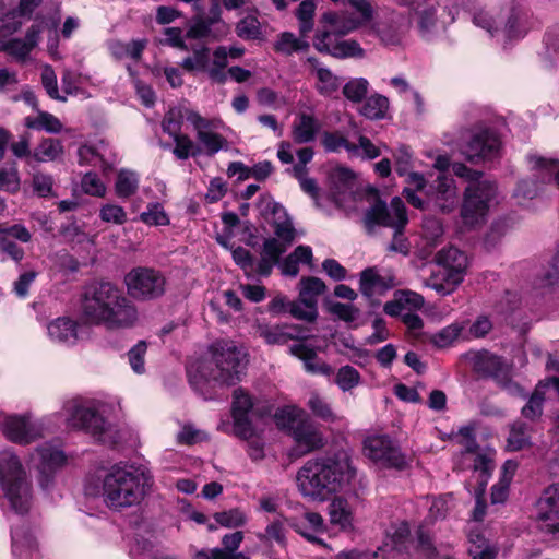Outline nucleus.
Listing matches in <instances>:
<instances>
[{
	"label": "nucleus",
	"instance_id": "obj_8",
	"mask_svg": "<svg viewBox=\"0 0 559 559\" xmlns=\"http://www.w3.org/2000/svg\"><path fill=\"white\" fill-rule=\"evenodd\" d=\"M346 8L341 15L336 12H325L321 16V23H329L333 29L342 34H348L366 24L373 17V8L369 0H342Z\"/></svg>",
	"mask_w": 559,
	"mask_h": 559
},
{
	"label": "nucleus",
	"instance_id": "obj_39",
	"mask_svg": "<svg viewBox=\"0 0 559 559\" xmlns=\"http://www.w3.org/2000/svg\"><path fill=\"white\" fill-rule=\"evenodd\" d=\"M255 333L269 345H284L289 342L284 324L259 323Z\"/></svg>",
	"mask_w": 559,
	"mask_h": 559
},
{
	"label": "nucleus",
	"instance_id": "obj_1",
	"mask_svg": "<svg viewBox=\"0 0 559 559\" xmlns=\"http://www.w3.org/2000/svg\"><path fill=\"white\" fill-rule=\"evenodd\" d=\"M81 318L87 324L120 331L136 324L139 311L119 286L110 282H94L82 294Z\"/></svg>",
	"mask_w": 559,
	"mask_h": 559
},
{
	"label": "nucleus",
	"instance_id": "obj_10",
	"mask_svg": "<svg viewBox=\"0 0 559 559\" xmlns=\"http://www.w3.org/2000/svg\"><path fill=\"white\" fill-rule=\"evenodd\" d=\"M128 293L139 300H151L165 293L166 278L154 269L134 267L124 277Z\"/></svg>",
	"mask_w": 559,
	"mask_h": 559
},
{
	"label": "nucleus",
	"instance_id": "obj_14",
	"mask_svg": "<svg viewBox=\"0 0 559 559\" xmlns=\"http://www.w3.org/2000/svg\"><path fill=\"white\" fill-rule=\"evenodd\" d=\"M323 29L319 31L313 39L314 48L335 58H354L362 57L364 49L356 40L342 39L338 29H333L329 23H322Z\"/></svg>",
	"mask_w": 559,
	"mask_h": 559
},
{
	"label": "nucleus",
	"instance_id": "obj_56",
	"mask_svg": "<svg viewBox=\"0 0 559 559\" xmlns=\"http://www.w3.org/2000/svg\"><path fill=\"white\" fill-rule=\"evenodd\" d=\"M369 82L364 78H354L343 86L344 96L353 102L360 103L368 93Z\"/></svg>",
	"mask_w": 559,
	"mask_h": 559
},
{
	"label": "nucleus",
	"instance_id": "obj_57",
	"mask_svg": "<svg viewBox=\"0 0 559 559\" xmlns=\"http://www.w3.org/2000/svg\"><path fill=\"white\" fill-rule=\"evenodd\" d=\"M140 219L150 226H166L169 224V218L164 211L160 203H150L146 211L141 213Z\"/></svg>",
	"mask_w": 559,
	"mask_h": 559
},
{
	"label": "nucleus",
	"instance_id": "obj_44",
	"mask_svg": "<svg viewBox=\"0 0 559 559\" xmlns=\"http://www.w3.org/2000/svg\"><path fill=\"white\" fill-rule=\"evenodd\" d=\"M389 109V99L380 94H374L368 97L359 112L368 119L377 120L384 118Z\"/></svg>",
	"mask_w": 559,
	"mask_h": 559
},
{
	"label": "nucleus",
	"instance_id": "obj_17",
	"mask_svg": "<svg viewBox=\"0 0 559 559\" xmlns=\"http://www.w3.org/2000/svg\"><path fill=\"white\" fill-rule=\"evenodd\" d=\"M190 119L197 140L206 155L213 156L219 151L228 148L227 139L215 132L223 124L221 119H207L201 115H192Z\"/></svg>",
	"mask_w": 559,
	"mask_h": 559
},
{
	"label": "nucleus",
	"instance_id": "obj_35",
	"mask_svg": "<svg viewBox=\"0 0 559 559\" xmlns=\"http://www.w3.org/2000/svg\"><path fill=\"white\" fill-rule=\"evenodd\" d=\"M326 286L318 277H302L299 282V299L310 307H317L318 297L324 293Z\"/></svg>",
	"mask_w": 559,
	"mask_h": 559
},
{
	"label": "nucleus",
	"instance_id": "obj_63",
	"mask_svg": "<svg viewBox=\"0 0 559 559\" xmlns=\"http://www.w3.org/2000/svg\"><path fill=\"white\" fill-rule=\"evenodd\" d=\"M82 190L93 197H104L106 186L95 173H86L81 180Z\"/></svg>",
	"mask_w": 559,
	"mask_h": 559
},
{
	"label": "nucleus",
	"instance_id": "obj_48",
	"mask_svg": "<svg viewBox=\"0 0 559 559\" xmlns=\"http://www.w3.org/2000/svg\"><path fill=\"white\" fill-rule=\"evenodd\" d=\"M59 21L55 19L49 20H40L36 21L26 32L25 43L32 48V50L37 46L39 41V35L44 31H48L53 36L57 35V27Z\"/></svg>",
	"mask_w": 559,
	"mask_h": 559
},
{
	"label": "nucleus",
	"instance_id": "obj_55",
	"mask_svg": "<svg viewBox=\"0 0 559 559\" xmlns=\"http://www.w3.org/2000/svg\"><path fill=\"white\" fill-rule=\"evenodd\" d=\"M322 145L328 152H340L344 148L349 155L350 152H355V144L350 143L342 133L340 132H325L322 138Z\"/></svg>",
	"mask_w": 559,
	"mask_h": 559
},
{
	"label": "nucleus",
	"instance_id": "obj_23",
	"mask_svg": "<svg viewBox=\"0 0 559 559\" xmlns=\"http://www.w3.org/2000/svg\"><path fill=\"white\" fill-rule=\"evenodd\" d=\"M79 163L100 167L103 170L110 169L116 162V156L109 144L99 141L95 144L82 145L78 151Z\"/></svg>",
	"mask_w": 559,
	"mask_h": 559
},
{
	"label": "nucleus",
	"instance_id": "obj_30",
	"mask_svg": "<svg viewBox=\"0 0 559 559\" xmlns=\"http://www.w3.org/2000/svg\"><path fill=\"white\" fill-rule=\"evenodd\" d=\"M320 123L318 120L308 114H301L294 121L292 127V136L295 143L304 144L314 141L319 132Z\"/></svg>",
	"mask_w": 559,
	"mask_h": 559
},
{
	"label": "nucleus",
	"instance_id": "obj_28",
	"mask_svg": "<svg viewBox=\"0 0 559 559\" xmlns=\"http://www.w3.org/2000/svg\"><path fill=\"white\" fill-rule=\"evenodd\" d=\"M547 389H552L559 395V378H549L548 380L538 383L528 402L521 411L523 417L530 420H536L542 416L543 402L545 400Z\"/></svg>",
	"mask_w": 559,
	"mask_h": 559
},
{
	"label": "nucleus",
	"instance_id": "obj_12",
	"mask_svg": "<svg viewBox=\"0 0 559 559\" xmlns=\"http://www.w3.org/2000/svg\"><path fill=\"white\" fill-rule=\"evenodd\" d=\"M475 370L493 378L511 395H524L522 388L512 381V365L489 352L477 353L474 357Z\"/></svg>",
	"mask_w": 559,
	"mask_h": 559
},
{
	"label": "nucleus",
	"instance_id": "obj_25",
	"mask_svg": "<svg viewBox=\"0 0 559 559\" xmlns=\"http://www.w3.org/2000/svg\"><path fill=\"white\" fill-rule=\"evenodd\" d=\"M329 523L341 532L355 530V511L349 501L343 497H335L328 506Z\"/></svg>",
	"mask_w": 559,
	"mask_h": 559
},
{
	"label": "nucleus",
	"instance_id": "obj_62",
	"mask_svg": "<svg viewBox=\"0 0 559 559\" xmlns=\"http://www.w3.org/2000/svg\"><path fill=\"white\" fill-rule=\"evenodd\" d=\"M99 217L106 223L122 225L127 222L124 209L117 204L107 203L99 210Z\"/></svg>",
	"mask_w": 559,
	"mask_h": 559
},
{
	"label": "nucleus",
	"instance_id": "obj_54",
	"mask_svg": "<svg viewBox=\"0 0 559 559\" xmlns=\"http://www.w3.org/2000/svg\"><path fill=\"white\" fill-rule=\"evenodd\" d=\"M468 552L473 559H495L496 549L479 534L469 535Z\"/></svg>",
	"mask_w": 559,
	"mask_h": 559
},
{
	"label": "nucleus",
	"instance_id": "obj_43",
	"mask_svg": "<svg viewBox=\"0 0 559 559\" xmlns=\"http://www.w3.org/2000/svg\"><path fill=\"white\" fill-rule=\"evenodd\" d=\"M314 74L317 78L316 87L322 95L329 96L333 94L342 84V80L328 68L317 66L314 68Z\"/></svg>",
	"mask_w": 559,
	"mask_h": 559
},
{
	"label": "nucleus",
	"instance_id": "obj_64",
	"mask_svg": "<svg viewBox=\"0 0 559 559\" xmlns=\"http://www.w3.org/2000/svg\"><path fill=\"white\" fill-rule=\"evenodd\" d=\"M32 186L38 197L47 198L53 194V178L48 174L41 171L35 173L33 175Z\"/></svg>",
	"mask_w": 559,
	"mask_h": 559
},
{
	"label": "nucleus",
	"instance_id": "obj_34",
	"mask_svg": "<svg viewBox=\"0 0 559 559\" xmlns=\"http://www.w3.org/2000/svg\"><path fill=\"white\" fill-rule=\"evenodd\" d=\"M49 337L58 343L73 344L76 341V323L69 318H58L48 325Z\"/></svg>",
	"mask_w": 559,
	"mask_h": 559
},
{
	"label": "nucleus",
	"instance_id": "obj_27",
	"mask_svg": "<svg viewBox=\"0 0 559 559\" xmlns=\"http://www.w3.org/2000/svg\"><path fill=\"white\" fill-rule=\"evenodd\" d=\"M288 352L290 355L302 360L305 370L308 373L321 374L325 377L333 374V368L324 361L318 359L317 352L313 347L305 343H297L289 346Z\"/></svg>",
	"mask_w": 559,
	"mask_h": 559
},
{
	"label": "nucleus",
	"instance_id": "obj_52",
	"mask_svg": "<svg viewBox=\"0 0 559 559\" xmlns=\"http://www.w3.org/2000/svg\"><path fill=\"white\" fill-rule=\"evenodd\" d=\"M25 124L31 129H44L49 133H59L62 130L60 120L49 112H39L36 118H27Z\"/></svg>",
	"mask_w": 559,
	"mask_h": 559
},
{
	"label": "nucleus",
	"instance_id": "obj_49",
	"mask_svg": "<svg viewBox=\"0 0 559 559\" xmlns=\"http://www.w3.org/2000/svg\"><path fill=\"white\" fill-rule=\"evenodd\" d=\"M334 382L343 392H348L360 385L361 376L356 368L346 365L336 371Z\"/></svg>",
	"mask_w": 559,
	"mask_h": 559
},
{
	"label": "nucleus",
	"instance_id": "obj_13",
	"mask_svg": "<svg viewBox=\"0 0 559 559\" xmlns=\"http://www.w3.org/2000/svg\"><path fill=\"white\" fill-rule=\"evenodd\" d=\"M407 222L405 204L399 197L393 198L390 205L378 200L365 214V225L368 229L384 226L400 231Z\"/></svg>",
	"mask_w": 559,
	"mask_h": 559
},
{
	"label": "nucleus",
	"instance_id": "obj_15",
	"mask_svg": "<svg viewBox=\"0 0 559 559\" xmlns=\"http://www.w3.org/2000/svg\"><path fill=\"white\" fill-rule=\"evenodd\" d=\"M0 430L8 440L28 444L43 436L41 425L26 415H8L0 412Z\"/></svg>",
	"mask_w": 559,
	"mask_h": 559
},
{
	"label": "nucleus",
	"instance_id": "obj_3",
	"mask_svg": "<svg viewBox=\"0 0 559 559\" xmlns=\"http://www.w3.org/2000/svg\"><path fill=\"white\" fill-rule=\"evenodd\" d=\"M153 486L148 469L134 465H114L102 479L100 496L107 508L122 511L140 504Z\"/></svg>",
	"mask_w": 559,
	"mask_h": 559
},
{
	"label": "nucleus",
	"instance_id": "obj_21",
	"mask_svg": "<svg viewBox=\"0 0 559 559\" xmlns=\"http://www.w3.org/2000/svg\"><path fill=\"white\" fill-rule=\"evenodd\" d=\"M290 527L306 540L325 547L320 538L328 530L323 516L318 512H306L300 518L289 520Z\"/></svg>",
	"mask_w": 559,
	"mask_h": 559
},
{
	"label": "nucleus",
	"instance_id": "obj_11",
	"mask_svg": "<svg viewBox=\"0 0 559 559\" xmlns=\"http://www.w3.org/2000/svg\"><path fill=\"white\" fill-rule=\"evenodd\" d=\"M364 454L376 464L395 469L408 466V460L388 436L374 435L364 440Z\"/></svg>",
	"mask_w": 559,
	"mask_h": 559
},
{
	"label": "nucleus",
	"instance_id": "obj_6",
	"mask_svg": "<svg viewBox=\"0 0 559 559\" xmlns=\"http://www.w3.org/2000/svg\"><path fill=\"white\" fill-rule=\"evenodd\" d=\"M0 486L15 512L29 509L31 484L20 459L10 450L0 452Z\"/></svg>",
	"mask_w": 559,
	"mask_h": 559
},
{
	"label": "nucleus",
	"instance_id": "obj_24",
	"mask_svg": "<svg viewBox=\"0 0 559 559\" xmlns=\"http://www.w3.org/2000/svg\"><path fill=\"white\" fill-rule=\"evenodd\" d=\"M36 455L39 460L37 465L40 473L39 481L43 488H47L51 474L62 467L66 464L67 459L61 450L50 444L39 447L36 450Z\"/></svg>",
	"mask_w": 559,
	"mask_h": 559
},
{
	"label": "nucleus",
	"instance_id": "obj_53",
	"mask_svg": "<svg viewBox=\"0 0 559 559\" xmlns=\"http://www.w3.org/2000/svg\"><path fill=\"white\" fill-rule=\"evenodd\" d=\"M308 46V43L297 38L293 33L284 32L275 43L274 49L284 55H292L293 52L307 49Z\"/></svg>",
	"mask_w": 559,
	"mask_h": 559
},
{
	"label": "nucleus",
	"instance_id": "obj_45",
	"mask_svg": "<svg viewBox=\"0 0 559 559\" xmlns=\"http://www.w3.org/2000/svg\"><path fill=\"white\" fill-rule=\"evenodd\" d=\"M228 64V52L227 47L218 46L213 51L212 63L209 62L207 75L211 80L217 83H224L226 81V74L224 69Z\"/></svg>",
	"mask_w": 559,
	"mask_h": 559
},
{
	"label": "nucleus",
	"instance_id": "obj_33",
	"mask_svg": "<svg viewBox=\"0 0 559 559\" xmlns=\"http://www.w3.org/2000/svg\"><path fill=\"white\" fill-rule=\"evenodd\" d=\"M200 115L198 111L186 107L178 106L170 108L164 116L162 121V129L169 136H175L181 133L183 120L186 119L191 123L190 116Z\"/></svg>",
	"mask_w": 559,
	"mask_h": 559
},
{
	"label": "nucleus",
	"instance_id": "obj_19",
	"mask_svg": "<svg viewBox=\"0 0 559 559\" xmlns=\"http://www.w3.org/2000/svg\"><path fill=\"white\" fill-rule=\"evenodd\" d=\"M395 3L408 8L411 21L416 25L423 37L436 33L439 24L437 8L429 0H394Z\"/></svg>",
	"mask_w": 559,
	"mask_h": 559
},
{
	"label": "nucleus",
	"instance_id": "obj_32",
	"mask_svg": "<svg viewBox=\"0 0 559 559\" xmlns=\"http://www.w3.org/2000/svg\"><path fill=\"white\" fill-rule=\"evenodd\" d=\"M531 170L534 171V176L539 177L542 182H550L552 179L556 180L559 186V160L555 158H546L539 155L527 156Z\"/></svg>",
	"mask_w": 559,
	"mask_h": 559
},
{
	"label": "nucleus",
	"instance_id": "obj_16",
	"mask_svg": "<svg viewBox=\"0 0 559 559\" xmlns=\"http://www.w3.org/2000/svg\"><path fill=\"white\" fill-rule=\"evenodd\" d=\"M253 397L242 388L233 393L231 415L234 420V432L237 437L249 440L257 435V428L251 417L255 414Z\"/></svg>",
	"mask_w": 559,
	"mask_h": 559
},
{
	"label": "nucleus",
	"instance_id": "obj_26",
	"mask_svg": "<svg viewBox=\"0 0 559 559\" xmlns=\"http://www.w3.org/2000/svg\"><path fill=\"white\" fill-rule=\"evenodd\" d=\"M395 285V277L391 273L381 274L374 267L366 269L360 274L359 289L366 297L381 294Z\"/></svg>",
	"mask_w": 559,
	"mask_h": 559
},
{
	"label": "nucleus",
	"instance_id": "obj_29",
	"mask_svg": "<svg viewBox=\"0 0 559 559\" xmlns=\"http://www.w3.org/2000/svg\"><path fill=\"white\" fill-rule=\"evenodd\" d=\"M436 261L440 269L453 272L452 283L464 278L467 269V257L464 252L454 247L442 249L437 253Z\"/></svg>",
	"mask_w": 559,
	"mask_h": 559
},
{
	"label": "nucleus",
	"instance_id": "obj_51",
	"mask_svg": "<svg viewBox=\"0 0 559 559\" xmlns=\"http://www.w3.org/2000/svg\"><path fill=\"white\" fill-rule=\"evenodd\" d=\"M0 51L8 53L17 61H25L32 48L21 38H0Z\"/></svg>",
	"mask_w": 559,
	"mask_h": 559
},
{
	"label": "nucleus",
	"instance_id": "obj_41",
	"mask_svg": "<svg viewBox=\"0 0 559 559\" xmlns=\"http://www.w3.org/2000/svg\"><path fill=\"white\" fill-rule=\"evenodd\" d=\"M139 188V176L128 169H121L115 182V192L118 198L127 199L133 195Z\"/></svg>",
	"mask_w": 559,
	"mask_h": 559
},
{
	"label": "nucleus",
	"instance_id": "obj_9",
	"mask_svg": "<svg viewBox=\"0 0 559 559\" xmlns=\"http://www.w3.org/2000/svg\"><path fill=\"white\" fill-rule=\"evenodd\" d=\"M266 210H270L272 218L271 224L274 228L275 238H269L263 243L262 254L271 258L273 261H280L281 255L287 247L294 241L296 231L285 209L278 203H269Z\"/></svg>",
	"mask_w": 559,
	"mask_h": 559
},
{
	"label": "nucleus",
	"instance_id": "obj_58",
	"mask_svg": "<svg viewBox=\"0 0 559 559\" xmlns=\"http://www.w3.org/2000/svg\"><path fill=\"white\" fill-rule=\"evenodd\" d=\"M171 138L176 144L173 150V154L178 159L186 160L189 156H194L200 153V148L195 146L189 135L180 133Z\"/></svg>",
	"mask_w": 559,
	"mask_h": 559
},
{
	"label": "nucleus",
	"instance_id": "obj_60",
	"mask_svg": "<svg viewBox=\"0 0 559 559\" xmlns=\"http://www.w3.org/2000/svg\"><path fill=\"white\" fill-rule=\"evenodd\" d=\"M214 519L219 525L228 528L240 527L247 523L246 513L237 508L217 512L215 513Z\"/></svg>",
	"mask_w": 559,
	"mask_h": 559
},
{
	"label": "nucleus",
	"instance_id": "obj_31",
	"mask_svg": "<svg viewBox=\"0 0 559 559\" xmlns=\"http://www.w3.org/2000/svg\"><path fill=\"white\" fill-rule=\"evenodd\" d=\"M457 202L454 179L447 175H439L436 186V203L443 212H450Z\"/></svg>",
	"mask_w": 559,
	"mask_h": 559
},
{
	"label": "nucleus",
	"instance_id": "obj_38",
	"mask_svg": "<svg viewBox=\"0 0 559 559\" xmlns=\"http://www.w3.org/2000/svg\"><path fill=\"white\" fill-rule=\"evenodd\" d=\"M305 418V412L294 405L281 407L274 414V420L276 425L282 429L289 430L290 432Z\"/></svg>",
	"mask_w": 559,
	"mask_h": 559
},
{
	"label": "nucleus",
	"instance_id": "obj_2",
	"mask_svg": "<svg viewBox=\"0 0 559 559\" xmlns=\"http://www.w3.org/2000/svg\"><path fill=\"white\" fill-rule=\"evenodd\" d=\"M355 476V468L345 453L307 461L296 480L304 497L323 501L343 490Z\"/></svg>",
	"mask_w": 559,
	"mask_h": 559
},
{
	"label": "nucleus",
	"instance_id": "obj_40",
	"mask_svg": "<svg viewBox=\"0 0 559 559\" xmlns=\"http://www.w3.org/2000/svg\"><path fill=\"white\" fill-rule=\"evenodd\" d=\"M210 49L206 46H200L192 50V55L186 57L180 66L187 72H206L209 70Z\"/></svg>",
	"mask_w": 559,
	"mask_h": 559
},
{
	"label": "nucleus",
	"instance_id": "obj_47",
	"mask_svg": "<svg viewBox=\"0 0 559 559\" xmlns=\"http://www.w3.org/2000/svg\"><path fill=\"white\" fill-rule=\"evenodd\" d=\"M531 428L525 423L515 421L510 429L508 448L511 451H519L530 444Z\"/></svg>",
	"mask_w": 559,
	"mask_h": 559
},
{
	"label": "nucleus",
	"instance_id": "obj_50",
	"mask_svg": "<svg viewBox=\"0 0 559 559\" xmlns=\"http://www.w3.org/2000/svg\"><path fill=\"white\" fill-rule=\"evenodd\" d=\"M63 153L62 144L57 139H45L34 150L33 157L38 162L55 160Z\"/></svg>",
	"mask_w": 559,
	"mask_h": 559
},
{
	"label": "nucleus",
	"instance_id": "obj_46",
	"mask_svg": "<svg viewBox=\"0 0 559 559\" xmlns=\"http://www.w3.org/2000/svg\"><path fill=\"white\" fill-rule=\"evenodd\" d=\"M316 7L313 0H304L296 10L299 33L302 37H306L313 29Z\"/></svg>",
	"mask_w": 559,
	"mask_h": 559
},
{
	"label": "nucleus",
	"instance_id": "obj_42",
	"mask_svg": "<svg viewBox=\"0 0 559 559\" xmlns=\"http://www.w3.org/2000/svg\"><path fill=\"white\" fill-rule=\"evenodd\" d=\"M235 32L243 40L263 39V28L257 16L247 15L237 22Z\"/></svg>",
	"mask_w": 559,
	"mask_h": 559
},
{
	"label": "nucleus",
	"instance_id": "obj_61",
	"mask_svg": "<svg viewBox=\"0 0 559 559\" xmlns=\"http://www.w3.org/2000/svg\"><path fill=\"white\" fill-rule=\"evenodd\" d=\"M24 16L27 15L22 14L20 9L5 14L0 27V38H9L11 35L16 33L23 25Z\"/></svg>",
	"mask_w": 559,
	"mask_h": 559
},
{
	"label": "nucleus",
	"instance_id": "obj_5",
	"mask_svg": "<svg viewBox=\"0 0 559 559\" xmlns=\"http://www.w3.org/2000/svg\"><path fill=\"white\" fill-rule=\"evenodd\" d=\"M452 170L454 175L468 181L461 210L464 224L474 226L481 223L496 197L495 185L489 180H480V171L469 169L462 163L453 164Z\"/></svg>",
	"mask_w": 559,
	"mask_h": 559
},
{
	"label": "nucleus",
	"instance_id": "obj_22",
	"mask_svg": "<svg viewBox=\"0 0 559 559\" xmlns=\"http://www.w3.org/2000/svg\"><path fill=\"white\" fill-rule=\"evenodd\" d=\"M290 435L295 441L293 455L301 456L323 445L321 433L307 418L299 423Z\"/></svg>",
	"mask_w": 559,
	"mask_h": 559
},
{
	"label": "nucleus",
	"instance_id": "obj_4",
	"mask_svg": "<svg viewBox=\"0 0 559 559\" xmlns=\"http://www.w3.org/2000/svg\"><path fill=\"white\" fill-rule=\"evenodd\" d=\"M247 366L246 356L235 345L217 342L212 346V359L188 366L191 385L201 389L205 383L233 385L240 381Z\"/></svg>",
	"mask_w": 559,
	"mask_h": 559
},
{
	"label": "nucleus",
	"instance_id": "obj_20",
	"mask_svg": "<svg viewBox=\"0 0 559 559\" xmlns=\"http://www.w3.org/2000/svg\"><path fill=\"white\" fill-rule=\"evenodd\" d=\"M500 139L487 129L474 132L463 148V154L471 162L495 157L500 148Z\"/></svg>",
	"mask_w": 559,
	"mask_h": 559
},
{
	"label": "nucleus",
	"instance_id": "obj_36",
	"mask_svg": "<svg viewBox=\"0 0 559 559\" xmlns=\"http://www.w3.org/2000/svg\"><path fill=\"white\" fill-rule=\"evenodd\" d=\"M146 45V39H136L129 43L114 40L109 44V50L116 59L131 58L139 60Z\"/></svg>",
	"mask_w": 559,
	"mask_h": 559
},
{
	"label": "nucleus",
	"instance_id": "obj_59",
	"mask_svg": "<svg viewBox=\"0 0 559 559\" xmlns=\"http://www.w3.org/2000/svg\"><path fill=\"white\" fill-rule=\"evenodd\" d=\"M465 462L472 463L473 471L479 473L480 487L486 485L487 477L492 469V460L485 453L476 452L469 457L464 459Z\"/></svg>",
	"mask_w": 559,
	"mask_h": 559
},
{
	"label": "nucleus",
	"instance_id": "obj_18",
	"mask_svg": "<svg viewBox=\"0 0 559 559\" xmlns=\"http://www.w3.org/2000/svg\"><path fill=\"white\" fill-rule=\"evenodd\" d=\"M536 520L542 531L559 536V484L543 491L536 503Z\"/></svg>",
	"mask_w": 559,
	"mask_h": 559
},
{
	"label": "nucleus",
	"instance_id": "obj_7",
	"mask_svg": "<svg viewBox=\"0 0 559 559\" xmlns=\"http://www.w3.org/2000/svg\"><path fill=\"white\" fill-rule=\"evenodd\" d=\"M68 425L72 428L83 429L104 443H116V431L90 404H80L71 401L67 404Z\"/></svg>",
	"mask_w": 559,
	"mask_h": 559
},
{
	"label": "nucleus",
	"instance_id": "obj_37",
	"mask_svg": "<svg viewBox=\"0 0 559 559\" xmlns=\"http://www.w3.org/2000/svg\"><path fill=\"white\" fill-rule=\"evenodd\" d=\"M453 272L439 269L426 281V286L440 295H449L463 282V280H457L455 283H452L454 281L451 278Z\"/></svg>",
	"mask_w": 559,
	"mask_h": 559
}]
</instances>
